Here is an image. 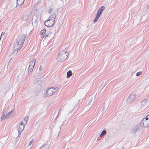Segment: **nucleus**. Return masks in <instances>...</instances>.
<instances>
[{"label":"nucleus","mask_w":149,"mask_h":149,"mask_svg":"<svg viewBox=\"0 0 149 149\" xmlns=\"http://www.w3.org/2000/svg\"><path fill=\"white\" fill-rule=\"evenodd\" d=\"M147 8H149V6H148L146 7Z\"/></svg>","instance_id":"39"},{"label":"nucleus","mask_w":149,"mask_h":149,"mask_svg":"<svg viewBox=\"0 0 149 149\" xmlns=\"http://www.w3.org/2000/svg\"><path fill=\"white\" fill-rule=\"evenodd\" d=\"M54 20L48 19L45 22V25L47 27H51L54 24Z\"/></svg>","instance_id":"5"},{"label":"nucleus","mask_w":149,"mask_h":149,"mask_svg":"<svg viewBox=\"0 0 149 149\" xmlns=\"http://www.w3.org/2000/svg\"><path fill=\"white\" fill-rule=\"evenodd\" d=\"M72 74V71L70 70L67 72V78H68L71 77Z\"/></svg>","instance_id":"14"},{"label":"nucleus","mask_w":149,"mask_h":149,"mask_svg":"<svg viewBox=\"0 0 149 149\" xmlns=\"http://www.w3.org/2000/svg\"><path fill=\"white\" fill-rule=\"evenodd\" d=\"M20 126H25V125H23V122H21V123H20V125H19Z\"/></svg>","instance_id":"31"},{"label":"nucleus","mask_w":149,"mask_h":149,"mask_svg":"<svg viewBox=\"0 0 149 149\" xmlns=\"http://www.w3.org/2000/svg\"><path fill=\"white\" fill-rule=\"evenodd\" d=\"M139 125L135 126L132 129V132L134 134H136L139 130L140 127H139Z\"/></svg>","instance_id":"10"},{"label":"nucleus","mask_w":149,"mask_h":149,"mask_svg":"<svg viewBox=\"0 0 149 149\" xmlns=\"http://www.w3.org/2000/svg\"><path fill=\"white\" fill-rule=\"evenodd\" d=\"M144 119H143L141 121V122L140 124H138V125H139V127H140V126H141V127H144V121H145Z\"/></svg>","instance_id":"16"},{"label":"nucleus","mask_w":149,"mask_h":149,"mask_svg":"<svg viewBox=\"0 0 149 149\" xmlns=\"http://www.w3.org/2000/svg\"><path fill=\"white\" fill-rule=\"evenodd\" d=\"M95 99L94 97H93L89 100L88 103L84 108V110L86 111L88 110L91 108L93 103Z\"/></svg>","instance_id":"3"},{"label":"nucleus","mask_w":149,"mask_h":149,"mask_svg":"<svg viewBox=\"0 0 149 149\" xmlns=\"http://www.w3.org/2000/svg\"><path fill=\"white\" fill-rule=\"evenodd\" d=\"M25 36H23L22 38L19 37L16 38L14 44V50L17 51L20 49L25 41Z\"/></svg>","instance_id":"1"},{"label":"nucleus","mask_w":149,"mask_h":149,"mask_svg":"<svg viewBox=\"0 0 149 149\" xmlns=\"http://www.w3.org/2000/svg\"><path fill=\"white\" fill-rule=\"evenodd\" d=\"M50 88L52 89V90H54V91H56V88H55V87H51Z\"/></svg>","instance_id":"30"},{"label":"nucleus","mask_w":149,"mask_h":149,"mask_svg":"<svg viewBox=\"0 0 149 149\" xmlns=\"http://www.w3.org/2000/svg\"><path fill=\"white\" fill-rule=\"evenodd\" d=\"M100 16L96 14V17L93 20V22L94 23H96L98 20V19L99 18Z\"/></svg>","instance_id":"17"},{"label":"nucleus","mask_w":149,"mask_h":149,"mask_svg":"<svg viewBox=\"0 0 149 149\" xmlns=\"http://www.w3.org/2000/svg\"><path fill=\"white\" fill-rule=\"evenodd\" d=\"M59 88V86L58 87H55V88H56V91H55V93L58 89Z\"/></svg>","instance_id":"32"},{"label":"nucleus","mask_w":149,"mask_h":149,"mask_svg":"<svg viewBox=\"0 0 149 149\" xmlns=\"http://www.w3.org/2000/svg\"><path fill=\"white\" fill-rule=\"evenodd\" d=\"M105 9V7L104 6H102L100 7L97 12V15L100 16L103 11Z\"/></svg>","instance_id":"7"},{"label":"nucleus","mask_w":149,"mask_h":149,"mask_svg":"<svg viewBox=\"0 0 149 149\" xmlns=\"http://www.w3.org/2000/svg\"><path fill=\"white\" fill-rule=\"evenodd\" d=\"M103 108L102 109V111L103 112L104 111V109H105L104 108L105 107V106L104 104L103 105Z\"/></svg>","instance_id":"33"},{"label":"nucleus","mask_w":149,"mask_h":149,"mask_svg":"<svg viewBox=\"0 0 149 149\" xmlns=\"http://www.w3.org/2000/svg\"><path fill=\"white\" fill-rule=\"evenodd\" d=\"M13 109L7 113H6V117H7V118H8L11 116V114L13 112Z\"/></svg>","instance_id":"18"},{"label":"nucleus","mask_w":149,"mask_h":149,"mask_svg":"<svg viewBox=\"0 0 149 149\" xmlns=\"http://www.w3.org/2000/svg\"><path fill=\"white\" fill-rule=\"evenodd\" d=\"M149 117V115H147L146 117L144 118L143 119H145V121L146 120H148V118Z\"/></svg>","instance_id":"26"},{"label":"nucleus","mask_w":149,"mask_h":149,"mask_svg":"<svg viewBox=\"0 0 149 149\" xmlns=\"http://www.w3.org/2000/svg\"><path fill=\"white\" fill-rule=\"evenodd\" d=\"M136 96V95L134 93H132L126 99V102L127 103H129L133 100L135 99Z\"/></svg>","instance_id":"4"},{"label":"nucleus","mask_w":149,"mask_h":149,"mask_svg":"<svg viewBox=\"0 0 149 149\" xmlns=\"http://www.w3.org/2000/svg\"><path fill=\"white\" fill-rule=\"evenodd\" d=\"M148 121H144V127H149V124H148Z\"/></svg>","instance_id":"22"},{"label":"nucleus","mask_w":149,"mask_h":149,"mask_svg":"<svg viewBox=\"0 0 149 149\" xmlns=\"http://www.w3.org/2000/svg\"><path fill=\"white\" fill-rule=\"evenodd\" d=\"M28 119H29V117L28 116L24 118V120L25 121V124H26V123L27 121L28 120Z\"/></svg>","instance_id":"25"},{"label":"nucleus","mask_w":149,"mask_h":149,"mask_svg":"<svg viewBox=\"0 0 149 149\" xmlns=\"http://www.w3.org/2000/svg\"><path fill=\"white\" fill-rule=\"evenodd\" d=\"M49 145L48 144H45L41 147L40 149H49Z\"/></svg>","instance_id":"15"},{"label":"nucleus","mask_w":149,"mask_h":149,"mask_svg":"<svg viewBox=\"0 0 149 149\" xmlns=\"http://www.w3.org/2000/svg\"><path fill=\"white\" fill-rule=\"evenodd\" d=\"M33 141V140H32L31 141H30L29 142V145H31V144L32 142Z\"/></svg>","instance_id":"35"},{"label":"nucleus","mask_w":149,"mask_h":149,"mask_svg":"<svg viewBox=\"0 0 149 149\" xmlns=\"http://www.w3.org/2000/svg\"><path fill=\"white\" fill-rule=\"evenodd\" d=\"M24 127V126H20L19 125L18 126V136H19V135H21V133L23 131Z\"/></svg>","instance_id":"8"},{"label":"nucleus","mask_w":149,"mask_h":149,"mask_svg":"<svg viewBox=\"0 0 149 149\" xmlns=\"http://www.w3.org/2000/svg\"><path fill=\"white\" fill-rule=\"evenodd\" d=\"M28 16L26 15H24L22 18V20L23 21H26L27 19L28 18Z\"/></svg>","instance_id":"19"},{"label":"nucleus","mask_w":149,"mask_h":149,"mask_svg":"<svg viewBox=\"0 0 149 149\" xmlns=\"http://www.w3.org/2000/svg\"><path fill=\"white\" fill-rule=\"evenodd\" d=\"M48 36V35H47V34H46V35H45V37H47Z\"/></svg>","instance_id":"38"},{"label":"nucleus","mask_w":149,"mask_h":149,"mask_svg":"<svg viewBox=\"0 0 149 149\" xmlns=\"http://www.w3.org/2000/svg\"><path fill=\"white\" fill-rule=\"evenodd\" d=\"M8 109L7 108H5L3 109L2 111V113L6 115V113H7V112H8Z\"/></svg>","instance_id":"23"},{"label":"nucleus","mask_w":149,"mask_h":149,"mask_svg":"<svg viewBox=\"0 0 149 149\" xmlns=\"http://www.w3.org/2000/svg\"><path fill=\"white\" fill-rule=\"evenodd\" d=\"M107 134V132L105 130H103L101 132L102 135L103 136H105Z\"/></svg>","instance_id":"24"},{"label":"nucleus","mask_w":149,"mask_h":149,"mask_svg":"<svg viewBox=\"0 0 149 149\" xmlns=\"http://www.w3.org/2000/svg\"><path fill=\"white\" fill-rule=\"evenodd\" d=\"M68 149V148H67V149Z\"/></svg>","instance_id":"43"},{"label":"nucleus","mask_w":149,"mask_h":149,"mask_svg":"<svg viewBox=\"0 0 149 149\" xmlns=\"http://www.w3.org/2000/svg\"><path fill=\"white\" fill-rule=\"evenodd\" d=\"M33 68L34 67H33L29 66L28 68L27 75L29 74L31 72H32L33 69Z\"/></svg>","instance_id":"13"},{"label":"nucleus","mask_w":149,"mask_h":149,"mask_svg":"<svg viewBox=\"0 0 149 149\" xmlns=\"http://www.w3.org/2000/svg\"><path fill=\"white\" fill-rule=\"evenodd\" d=\"M55 93V91H53L51 88H49L46 92V95L44 96V97L45 98L47 96H50Z\"/></svg>","instance_id":"6"},{"label":"nucleus","mask_w":149,"mask_h":149,"mask_svg":"<svg viewBox=\"0 0 149 149\" xmlns=\"http://www.w3.org/2000/svg\"><path fill=\"white\" fill-rule=\"evenodd\" d=\"M2 0H0V1H2Z\"/></svg>","instance_id":"42"},{"label":"nucleus","mask_w":149,"mask_h":149,"mask_svg":"<svg viewBox=\"0 0 149 149\" xmlns=\"http://www.w3.org/2000/svg\"><path fill=\"white\" fill-rule=\"evenodd\" d=\"M5 33V32H2V33H1V36L3 35Z\"/></svg>","instance_id":"34"},{"label":"nucleus","mask_w":149,"mask_h":149,"mask_svg":"<svg viewBox=\"0 0 149 149\" xmlns=\"http://www.w3.org/2000/svg\"><path fill=\"white\" fill-rule=\"evenodd\" d=\"M53 9L52 8H50L48 10V13H50L52 11Z\"/></svg>","instance_id":"28"},{"label":"nucleus","mask_w":149,"mask_h":149,"mask_svg":"<svg viewBox=\"0 0 149 149\" xmlns=\"http://www.w3.org/2000/svg\"><path fill=\"white\" fill-rule=\"evenodd\" d=\"M64 51H62L59 53V55L57 57V60L59 62L64 61L67 58L68 54Z\"/></svg>","instance_id":"2"},{"label":"nucleus","mask_w":149,"mask_h":149,"mask_svg":"<svg viewBox=\"0 0 149 149\" xmlns=\"http://www.w3.org/2000/svg\"><path fill=\"white\" fill-rule=\"evenodd\" d=\"M102 136H103L102 135V134H100V138L101 137H102Z\"/></svg>","instance_id":"37"},{"label":"nucleus","mask_w":149,"mask_h":149,"mask_svg":"<svg viewBox=\"0 0 149 149\" xmlns=\"http://www.w3.org/2000/svg\"><path fill=\"white\" fill-rule=\"evenodd\" d=\"M60 86H58L57 87H58L59 86V87H60Z\"/></svg>","instance_id":"41"},{"label":"nucleus","mask_w":149,"mask_h":149,"mask_svg":"<svg viewBox=\"0 0 149 149\" xmlns=\"http://www.w3.org/2000/svg\"><path fill=\"white\" fill-rule=\"evenodd\" d=\"M25 0H17V7L19 8L23 4Z\"/></svg>","instance_id":"9"},{"label":"nucleus","mask_w":149,"mask_h":149,"mask_svg":"<svg viewBox=\"0 0 149 149\" xmlns=\"http://www.w3.org/2000/svg\"><path fill=\"white\" fill-rule=\"evenodd\" d=\"M46 32V30L45 29H44L42 30L40 33V35L41 36H42L44 35L45 33Z\"/></svg>","instance_id":"21"},{"label":"nucleus","mask_w":149,"mask_h":149,"mask_svg":"<svg viewBox=\"0 0 149 149\" xmlns=\"http://www.w3.org/2000/svg\"><path fill=\"white\" fill-rule=\"evenodd\" d=\"M142 73L141 72H139L136 73V75L137 76H138L140 75Z\"/></svg>","instance_id":"27"},{"label":"nucleus","mask_w":149,"mask_h":149,"mask_svg":"<svg viewBox=\"0 0 149 149\" xmlns=\"http://www.w3.org/2000/svg\"><path fill=\"white\" fill-rule=\"evenodd\" d=\"M65 121H64L63 122V123L62 124V125H61V126H60V129H61V128L62 127V126H63V123H64V122H65Z\"/></svg>","instance_id":"36"},{"label":"nucleus","mask_w":149,"mask_h":149,"mask_svg":"<svg viewBox=\"0 0 149 149\" xmlns=\"http://www.w3.org/2000/svg\"><path fill=\"white\" fill-rule=\"evenodd\" d=\"M36 61V59L34 58L33 60L30 62V65H29V66H32L34 67L35 65Z\"/></svg>","instance_id":"12"},{"label":"nucleus","mask_w":149,"mask_h":149,"mask_svg":"<svg viewBox=\"0 0 149 149\" xmlns=\"http://www.w3.org/2000/svg\"><path fill=\"white\" fill-rule=\"evenodd\" d=\"M42 67L41 65H40L39 67V70L41 71L42 70Z\"/></svg>","instance_id":"29"},{"label":"nucleus","mask_w":149,"mask_h":149,"mask_svg":"<svg viewBox=\"0 0 149 149\" xmlns=\"http://www.w3.org/2000/svg\"><path fill=\"white\" fill-rule=\"evenodd\" d=\"M56 16V13L53 12V13L50 16H49L48 19H50V20H52L53 21L54 20V22Z\"/></svg>","instance_id":"11"},{"label":"nucleus","mask_w":149,"mask_h":149,"mask_svg":"<svg viewBox=\"0 0 149 149\" xmlns=\"http://www.w3.org/2000/svg\"><path fill=\"white\" fill-rule=\"evenodd\" d=\"M148 124H149V120L148 121Z\"/></svg>","instance_id":"40"},{"label":"nucleus","mask_w":149,"mask_h":149,"mask_svg":"<svg viewBox=\"0 0 149 149\" xmlns=\"http://www.w3.org/2000/svg\"><path fill=\"white\" fill-rule=\"evenodd\" d=\"M8 118L7 117H6V115L3 113L2 114V115L1 116V120H5V119Z\"/></svg>","instance_id":"20"}]
</instances>
